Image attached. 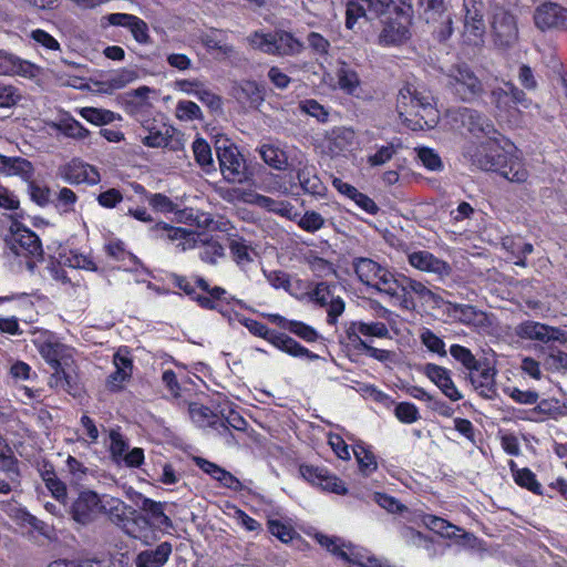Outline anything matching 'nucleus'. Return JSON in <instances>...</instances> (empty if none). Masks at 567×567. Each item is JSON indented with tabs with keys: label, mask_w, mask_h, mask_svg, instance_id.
Wrapping results in <instances>:
<instances>
[{
	"label": "nucleus",
	"mask_w": 567,
	"mask_h": 567,
	"mask_svg": "<svg viewBox=\"0 0 567 567\" xmlns=\"http://www.w3.org/2000/svg\"><path fill=\"white\" fill-rule=\"evenodd\" d=\"M386 295L400 299L405 308L414 306L413 296L421 301L429 302L435 299L432 292L423 282L412 279L404 275H394L392 281L389 282Z\"/></svg>",
	"instance_id": "7"
},
{
	"label": "nucleus",
	"mask_w": 567,
	"mask_h": 567,
	"mask_svg": "<svg viewBox=\"0 0 567 567\" xmlns=\"http://www.w3.org/2000/svg\"><path fill=\"white\" fill-rule=\"evenodd\" d=\"M417 157L430 171H441L443 168L441 157L432 148L420 147L417 150Z\"/></svg>",
	"instance_id": "60"
},
{
	"label": "nucleus",
	"mask_w": 567,
	"mask_h": 567,
	"mask_svg": "<svg viewBox=\"0 0 567 567\" xmlns=\"http://www.w3.org/2000/svg\"><path fill=\"white\" fill-rule=\"evenodd\" d=\"M445 311L454 321L470 326L480 332H487L493 326L488 313L471 305L446 301Z\"/></svg>",
	"instance_id": "11"
},
{
	"label": "nucleus",
	"mask_w": 567,
	"mask_h": 567,
	"mask_svg": "<svg viewBox=\"0 0 567 567\" xmlns=\"http://www.w3.org/2000/svg\"><path fill=\"white\" fill-rule=\"evenodd\" d=\"M152 231L159 237V238H166L171 241L175 240H185L184 243L179 244L178 246H182V250H186L187 248L192 247V243L195 241V233L192 230H188L183 227H173L165 223H158L153 228Z\"/></svg>",
	"instance_id": "27"
},
{
	"label": "nucleus",
	"mask_w": 567,
	"mask_h": 567,
	"mask_svg": "<svg viewBox=\"0 0 567 567\" xmlns=\"http://www.w3.org/2000/svg\"><path fill=\"white\" fill-rule=\"evenodd\" d=\"M485 33L484 20L464 21L463 35L468 43L477 44Z\"/></svg>",
	"instance_id": "54"
},
{
	"label": "nucleus",
	"mask_w": 567,
	"mask_h": 567,
	"mask_svg": "<svg viewBox=\"0 0 567 567\" xmlns=\"http://www.w3.org/2000/svg\"><path fill=\"white\" fill-rule=\"evenodd\" d=\"M432 93L420 83L408 82L399 91L396 109L400 116L414 115L413 130L433 128L439 121V112L434 107Z\"/></svg>",
	"instance_id": "2"
},
{
	"label": "nucleus",
	"mask_w": 567,
	"mask_h": 567,
	"mask_svg": "<svg viewBox=\"0 0 567 567\" xmlns=\"http://www.w3.org/2000/svg\"><path fill=\"white\" fill-rule=\"evenodd\" d=\"M173 546L168 542H162L154 549H145L137 554L135 567H163L169 559Z\"/></svg>",
	"instance_id": "23"
},
{
	"label": "nucleus",
	"mask_w": 567,
	"mask_h": 567,
	"mask_svg": "<svg viewBox=\"0 0 567 567\" xmlns=\"http://www.w3.org/2000/svg\"><path fill=\"white\" fill-rule=\"evenodd\" d=\"M1 174L6 176H18L23 182L28 183L34 176V166L27 158L6 156L4 163L1 166Z\"/></svg>",
	"instance_id": "28"
},
{
	"label": "nucleus",
	"mask_w": 567,
	"mask_h": 567,
	"mask_svg": "<svg viewBox=\"0 0 567 567\" xmlns=\"http://www.w3.org/2000/svg\"><path fill=\"white\" fill-rule=\"evenodd\" d=\"M334 286L327 282H319L310 295L311 300L320 307H328L337 296H334Z\"/></svg>",
	"instance_id": "48"
},
{
	"label": "nucleus",
	"mask_w": 567,
	"mask_h": 567,
	"mask_svg": "<svg viewBox=\"0 0 567 567\" xmlns=\"http://www.w3.org/2000/svg\"><path fill=\"white\" fill-rule=\"evenodd\" d=\"M137 72L132 69H122L112 74L107 80L106 84L111 90H120L127 84L134 82L137 79Z\"/></svg>",
	"instance_id": "46"
},
{
	"label": "nucleus",
	"mask_w": 567,
	"mask_h": 567,
	"mask_svg": "<svg viewBox=\"0 0 567 567\" xmlns=\"http://www.w3.org/2000/svg\"><path fill=\"white\" fill-rule=\"evenodd\" d=\"M224 247L217 240H206L200 246L199 258L206 264L215 265L219 258L224 257Z\"/></svg>",
	"instance_id": "44"
},
{
	"label": "nucleus",
	"mask_w": 567,
	"mask_h": 567,
	"mask_svg": "<svg viewBox=\"0 0 567 567\" xmlns=\"http://www.w3.org/2000/svg\"><path fill=\"white\" fill-rule=\"evenodd\" d=\"M228 248L233 260L240 269L246 270L254 262L255 249L245 238L240 236L230 237Z\"/></svg>",
	"instance_id": "25"
},
{
	"label": "nucleus",
	"mask_w": 567,
	"mask_h": 567,
	"mask_svg": "<svg viewBox=\"0 0 567 567\" xmlns=\"http://www.w3.org/2000/svg\"><path fill=\"white\" fill-rule=\"evenodd\" d=\"M147 134L142 138L148 147H166L169 144L174 128L165 124H152L145 127Z\"/></svg>",
	"instance_id": "31"
},
{
	"label": "nucleus",
	"mask_w": 567,
	"mask_h": 567,
	"mask_svg": "<svg viewBox=\"0 0 567 567\" xmlns=\"http://www.w3.org/2000/svg\"><path fill=\"white\" fill-rule=\"evenodd\" d=\"M450 354L470 372L478 371L481 368V362L466 347L452 344L450 348Z\"/></svg>",
	"instance_id": "42"
},
{
	"label": "nucleus",
	"mask_w": 567,
	"mask_h": 567,
	"mask_svg": "<svg viewBox=\"0 0 567 567\" xmlns=\"http://www.w3.org/2000/svg\"><path fill=\"white\" fill-rule=\"evenodd\" d=\"M420 339L429 351L437 353L441 357H446L447 352L445 350L444 341L439 336H436L432 330L424 329V331L420 336Z\"/></svg>",
	"instance_id": "49"
},
{
	"label": "nucleus",
	"mask_w": 567,
	"mask_h": 567,
	"mask_svg": "<svg viewBox=\"0 0 567 567\" xmlns=\"http://www.w3.org/2000/svg\"><path fill=\"white\" fill-rule=\"evenodd\" d=\"M496 172L513 183H524L528 178V172L523 163L517 158L508 156L507 153Z\"/></svg>",
	"instance_id": "32"
},
{
	"label": "nucleus",
	"mask_w": 567,
	"mask_h": 567,
	"mask_svg": "<svg viewBox=\"0 0 567 567\" xmlns=\"http://www.w3.org/2000/svg\"><path fill=\"white\" fill-rule=\"evenodd\" d=\"M39 71L40 69L35 64L12 54L9 76L19 75L25 79H34Z\"/></svg>",
	"instance_id": "45"
},
{
	"label": "nucleus",
	"mask_w": 567,
	"mask_h": 567,
	"mask_svg": "<svg viewBox=\"0 0 567 567\" xmlns=\"http://www.w3.org/2000/svg\"><path fill=\"white\" fill-rule=\"evenodd\" d=\"M262 161L270 167L284 171L288 166V156L280 147L272 144H264L258 150Z\"/></svg>",
	"instance_id": "34"
},
{
	"label": "nucleus",
	"mask_w": 567,
	"mask_h": 567,
	"mask_svg": "<svg viewBox=\"0 0 567 567\" xmlns=\"http://www.w3.org/2000/svg\"><path fill=\"white\" fill-rule=\"evenodd\" d=\"M300 473L306 481L312 485L319 486L322 491L338 495H344L348 492L344 483L336 475L330 474L326 468L301 465Z\"/></svg>",
	"instance_id": "16"
},
{
	"label": "nucleus",
	"mask_w": 567,
	"mask_h": 567,
	"mask_svg": "<svg viewBox=\"0 0 567 567\" xmlns=\"http://www.w3.org/2000/svg\"><path fill=\"white\" fill-rule=\"evenodd\" d=\"M354 271L364 285L371 286L385 293L393 278V274L370 258H357L353 261Z\"/></svg>",
	"instance_id": "10"
},
{
	"label": "nucleus",
	"mask_w": 567,
	"mask_h": 567,
	"mask_svg": "<svg viewBox=\"0 0 567 567\" xmlns=\"http://www.w3.org/2000/svg\"><path fill=\"white\" fill-rule=\"evenodd\" d=\"M56 175L72 185L82 183L96 185L101 181L97 169L79 158H73L69 163L59 166Z\"/></svg>",
	"instance_id": "13"
},
{
	"label": "nucleus",
	"mask_w": 567,
	"mask_h": 567,
	"mask_svg": "<svg viewBox=\"0 0 567 567\" xmlns=\"http://www.w3.org/2000/svg\"><path fill=\"white\" fill-rule=\"evenodd\" d=\"M497 136L486 137V142L466 147L464 155L477 168L496 172L506 155Z\"/></svg>",
	"instance_id": "5"
},
{
	"label": "nucleus",
	"mask_w": 567,
	"mask_h": 567,
	"mask_svg": "<svg viewBox=\"0 0 567 567\" xmlns=\"http://www.w3.org/2000/svg\"><path fill=\"white\" fill-rule=\"evenodd\" d=\"M176 116L183 121L202 118L200 107L193 101H179L176 106Z\"/></svg>",
	"instance_id": "53"
},
{
	"label": "nucleus",
	"mask_w": 567,
	"mask_h": 567,
	"mask_svg": "<svg viewBox=\"0 0 567 567\" xmlns=\"http://www.w3.org/2000/svg\"><path fill=\"white\" fill-rule=\"evenodd\" d=\"M194 462L203 472L210 475L214 480L218 481L224 487H227L235 492H239L243 489L241 482L230 472L226 471L219 465L199 456L194 457Z\"/></svg>",
	"instance_id": "21"
},
{
	"label": "nucleus",
	"mask_w": 567,
	"mask_h": 567,
	"mask_svg": "<svg viewBox=\"0 0 567 567\" xmlns=\"http://www.w3.org/2000/svg\"><path fill=\"white\" fill-rule=\"evenodd\" d=\"M6 243L17 256L41 258L43 255L42 244L37 234L17 220L10 225Z\"/></svg>",
	"instance_id": "6"
},
{
	"label": "nucleus",
	"mask_w": 567,
	"mask_h": 567,
	"mask_svg": "<svg viewBox=\"0 0 567 567\" xmlns=\"http://www.w3.org/2000/svg\"><path fill=\"white\" fill-rule=\"evenodd\" d=\"M306 42L312 55L327 60L330 56L331 43L321 33L311 31L306 37Z\"/></svg>",
	"instance_id": "41"
},
{
	"label": "nucleus",
	"mask_w": 567,
	"mask_h": 567,
	"mask_svg": "<svg viewBox=\"0 0 567 567\" xmlns=\"http://www.w3.org/2000/svg\"><path fill=\"white\" fill-rule=\"evenodd\" d=\"M80 114L87 122H91L95 125L107 124L114 120L113 112L94 107H83L81 109Z\"/></svg>",
	"instance_id": "47"
},
{
	"label": "nucleus",
	"mask_w": 567,
	"mask_h": 567,
	"mask_svg": "<svg viewBox=\"0 0 567 567\" xmlns=\"http://www.w3.org/2000/svg\"><path fill=\"white\" fill-rule=\"evenodd\" d=\"M338 85L344 93L359 97L361 80L358 72L347 62H340L336 72Z\"/></svg>",
	"instance_id": "26"
},
{
	"label": "nucleus",
	"mask_w": 567,
	"mask_h": 567,
	"mask_svg": "<svg viewBox=\"0 0 567 567\" xmlns=\"http://www.w3.org/2000/svg\"><path fill=\"white\" fill-rule=\"evenodd\" d=\"M235 97L250 107H257L262 101L264 95L258 84L254 81H244L234 89Z\"/></svg>",
	"instance_id": "33"
},
{
	"label": "nucleus",
	"mask_w": 567,
	"mask_h": 567,
	"mask_svg": "<svg viewBox=\"0 0 567 567\" xmlns=\"http://www.w3.org/2000/svg\"><path fill=\"white\" fill-rule=\"evenodd\" d=\"M288 330L307 342H315L319 338V333L311 326L301 321H290Z\"/></svg>",
	"instance_id": "58"
},
{
	"label": "nucleus",
	"mask_w": 567,
	"mask_h": 567,
	"mask_svg": "<svg viewBox=\"0 0 567 567\" xmlns=\"http://www.w3.org/2000/svg\"><path fill=\"white\" fill-rule=\"evenodd\" d=\"M141 509L148 513L156 527L168 529L173 527L172 519L164 513V504L147 497H142Z\"/></svg>",
	"instance_id": "35"
},
{
	"label": "nucleus",
	"mask_w": 567,
	"mask_h": 567,
	"mask_svg": "<svg viewBox=\"0 0 567 567\" xmlns=\"http://www.w3.org/2000/svg\"><path fill=\"white\" fill-rule=\"evenodd\" d=\"M492 30L494 43L501 49L513 48L518 41L516 18L504 9L495 11Z\"/></svg>",
	"instance_id": "12"
},
{
	"label": "nucleus",
	"mask_w": 567,
	"mask_h": 567,
	"mask_svg": "<svg viewBox=\"0 0 567 567\" xmlns=\"http://www.w3.org/2000/svg\"><path fill=\"white\" fill-rule=\"evenodd\" d=\"M401 148V143H388L386 145L379 146L374 154L368 156V164L372 167L382 166L389 163L393 156Z\"/></svg>",
	"instance_id": "43"
},
{
	"label": "nucleus",
	"mask_w": 567,
	"mask_h": 567,
	"mask_svg": "<svg viewBox=\"0 0 567 567\" xmlns=\"http://www.w3.org/2000/svg\"><path fill=\"white\" fill-rule=\"evenodd\" d=\"M423 373L447 396L451 401H460L463 394L456 388L452 380L451 371L435 363H426L423 367Z\"/></svg>",
	"instance_id": "17"
},
{
	"label": "nucleus",
	"mask_w": 567,
	"mask_h": 567,
	"mask_svg": "<svg viewBox=\"0 0 567 567\" xmlns=\"http://www.w3.org/2000/svg\"><path fill=\"white\" fill-rule=\"evenodd\" d=\"M193 152L197 163L205 167L213 164L212 150L209 144L203 140L197 138L193 143Z\"/></svg>",
	"instance_id": "57"
},
{
	"label": "nucleus",
	"mask_w": 567,
	"mask_h": 567,
	"mask_svg": "<svg viewBox=\"0 0 567 567\" xmlns=\"http://www.w3.org/2000/svg\"><path fill=\"white\" fill-rule=\"evenodd\" d=\"M411 38L409 28L400 21H388L378 37V43L381 47H400L405 44Z\"/></svg>",
	"instance_id": "20"
},
{
	"label": "nucleus",
	"mask_w": 567,
	"mask_h": 567,
	"mask_svg": "<svg viewBox=\"0 0 567 567\" xmlns=\"http://www.w3.org/2000/svg\"><path fill=\"white\" fill-rule=\"evenodd\" d=\"M346 338L353 348L365 347L368 343L363 337L388 338L389 329L381 321H350L344 324Z\"/></svg>",
	"instance_id": "14"
},
{
	"label": "nucleus",
	"mask_w": 567,
	"mask_h": 567,
	"mask_svg": "<svg viewBox=\"0 0 567 567\" xmlns=\"http://www.w3.org/2000/svg\"><path fill=\"white\" fill-rule=\"evenodd\" d=\"M545 365L550 370L567 371V353L563 351H551L544 361Z\"/></svg>",
	"instance_id": "64"
},
{
	"label": "nucleus",
	"mask_w": 567,
	"mask_h": 567,
	"mask_svg": "<svg viewBox=\"0 0 567 567\" xmlns=\"http://www.w3.org/2000/svg\"><path fill=\"white\" fill-rule=\"evenodd\" d=\"M299 109L310 115L316 117L318 121L326 122L328 118L327 110L319 104L316 100L308 99L303 100L299 103Z\"/></svg>",
	"instance_id": "63"
},
{
	"label": "nucleus",
	"mask_w": 567,
	"mask_h": 567,
	"mask_svg": "<svg viewBox=\"0 0 567 567\" xmlns=\"http://www.w3.org/2000/svg\"><path fill=\"white\" fill-rule=\"evenodd\" d=\"M51 127L61 132L68 137L75 140H84L89 136V130H86L79 121L73 117H62L59 122L51 124Z\"/></svg>",
	"instance_id": "39"
},
{
	"label": "nucleus",
	"mask_w": 567,
	"mask_h": 567,
	"mask_svg": "<svg viewBox=\"0 0 567 567\" xmlns=\"http://www.w3.org/2000/svg\"><path fill=\"white\" fill-rule=\"evenodd\" d=\"M298 226L308 233H316L324 226V218L315 210L306 212Z\"/></svg>",
	"instance_id": "55"
},
{
	"label": "nucleus",
	"mask_w": 567,
	"mask_h": 567,
	"mask_svg": "<svg viewBox=\"0 0 567 567\" xmlns=\"http://www.w3.org/2000/svg\"><path fill=\"white\" fill-rule=\"evenodd\" d=\"M495 375L494 368L481 364L478 371L468 373V380L481 396L493 399L496 395Z\"/></svg>",
	"instance_id": "24"
},
{
	"label": "nucleus",
	"mask_w": 567,
	"mask_h": 567,
	"mask_svg": "<svg viewBox=\"0 0 567 567\" xmlns=\"http://www.w3.org/2000/svg\"><path fill=\"white\" fill-rule=\"evenodd\" d=\"M517 333L524 339L548 343L558 341L567 343V331L536 321H525L517 328Z\"/></svg>",
	"instance_id": "15"
},
{
	"label": "nucleus",
	"mask_w": 567,
	"mask_h": 567,
	"mask_svg": "<svg viewBox=\"0 0 567 567\" xmlns=\"http://www.w3.org/2000/svg\"><path fill=\"white\" fill-rule=\"evenodd\" d=\"M19 89L12 84H0V107L9 109L21 100Z\"/></svg>",
	"instance_id": "56"
},
{
	"label": "nucleus",
	"mask_w": 567,
	"mask_h": 567,
	"mask_svg": "<svg viewBox=\"0 0 567 567\" xmlns=\"http://www.w3.org/2000/svg\"><path fill=\"white\" fill-rule=\"evenodd\" d=\"M252 49L277 56H295L305 50L303 43L292 33L277 30L271 33L255 31L247 38Z\"/></svg>",
	"instance_id": "3"
},
{
	"label": "nucleus",
	"mask_w": 567,
	"mask_h": 567,
	"mask_svg": "<svg viewBox=\"0 0 567 567\" xmlns=\"http://www.w3.org/2000/svg\"><path fill=\"white\" fill-rule=\"evenodd\" d=\"M408 259L412 267L421 271L435 274L440 277H445L451 274L450 265L446 261L435 257L430 251H413L408 256Z\"/></svg>",
	"instance_id": "18"
},
{
	"label": "nucleus",
	"mask_w": 567,
	"mask_h": 567,
	"mask_svg": "<svg viewBox=\"0 0 567 567\" xmlns=\"http://www.w3.org/2000/svg\"><path fill=\"white\" fill-rule=\"evenodd\" d=\"M450 117L454 124L466 128L468 133L476 137L501 135L493 122L486 115L474 109L458 107L450 112Z\"/></svg>",
	"instance_id": "8"
},
{
	"label": "nucleus",
	"mask_w": 567,
	"mask_h": 567,
	"mask_svg": "<svg viewBox=\"0 0 567 567\" xmlns=\"http://www.w3.org/2000/svg\"><path fill=\"white\" fill-rule=\"evenodd\" d=\"M127 509L130 514L135 513L131 506H126L118 498L109 495L101 496L94 491L84 489L72 501L68 513L75 524L87 526L104 514L109 515L111 519L121 520Z\"/></svg>",
	"instance_id": "1"
},
{
	"label": "nucleus",
	"mask_w": 567,
	"mask_h": 567,
	"mask_svg": "<svg viewBox=\"0 0 567 567\" xmlns=\"http://www.w3.org/2000/svg\"><path fill=\"white\" fill-rule=\"evenodd\" d=\"M511 471L517 485L530 491L534 494H543L540 483L536 480V475L529 468H517L516 464L511 461Z\"/></svg>",
	"instance_id": "36"
},
{
	"label": "nucleus",
	"mask_w": 567,
	"mask_h": 567,
	"mask_svg": "<svg viewBox=\"0 0 567 567\" xmlns=\"http://www.w3.org/2000/svg\"><path fill=\"white\" fill-rule=\"evenodd\" d=\"M300 167L296 171L297 179L305 194L317 198H323L327 195V187L318 176L315 165L299 163Z\"/></svg>",
	"instance_id": "19"
},
{
	"label": "nucleus",
	"mask_w": 567,
	"mask_h": 567,
	"mask_svg": "<svg viewBox=\"0 0 567 567\" xmlns=\"http://www.w3.org/2000/svg\"><path fill=\"white\" fill-rule=\"evenodd\" d=\"M195 96L204 104H206L212 111H220L223 106L221 97L209 89H207L204 84L200 87L196 89Z\"/></svg>",
	"instance_id": "61"
},
{
	"label": "nucleus",
	"mask_w": 567,
	"mask_h": 567,
	"mask_svg": "<svg viewBox=\"0 0 567 567\" xmlns=\"http://www.w3.org/2000/svg\"><path fill=\"white\" fill-rule=\"evenodd\" d=\"M446 86L463 102H473L484 93L482 81L467 65L453 66L446 75Z\"/></svg>",
	"instance_id": "4"
},
{
	"label": "nucleus",
	"mask_w": 567,
	"mask_h": 567,
	"mask_svg": "<svg viewBox=\"0 0 567 567\" xmlns=\"http://www.w3.org/2000/svg\"><path fill=\"white\" fill-rule=\"evenodd\" d=\"M353 453L362 472L370 474L377 470L378 464L371 452L367 451L362 446H358L353 450Z\"/></svg>",
	"instance_id": "59"
},
{
	"label": "nucleus",
	"mask_w": 567,
	"mask_h": 567,
	"mask_svg": "<svg viewBox=\"0 0 567 567\" xmlns=\"http://www.w3.org/2000/svg\"><path fill=\"white\" fill-rule=\"evenodd\" d=\"M39 352L45 362L52 368H60L61 365L66 364V360L70 357L68 353L69 348L60 342L51 340L41 343Z\"/></svg>",
	"instance_id": "29"
},
{
	"label": "nucleus",
	"mask_w": 567,
	"mask_h": 567,
	"mask_svg": "<svg viewBox=\"0 0 567 567\" xmlns=\"http://www.w3.org/2000/svg\"><path fill=\"white\" fill-rule=\"evenodd\" d=\"M535 24L540 30L558 28L565 22V10L556 3L539 6L534 14Z\"/></svg>",
	"instance_id": "22"
},
{
	"label": "nucleus",
	"mask_w": 567,
	"mask_h": 567,
	"mask_svg": "<svg viewBox=\"0 0 567 567\" xmlns=\"http://www.w3.org/2000/svg\"><path fill=\"white\" fill-rule=\"evenodd\" d=\"M423 523L429 529L446 538L458 537L460 533L462 532L460 527L451 524L442 517L434 515L424 516Z\"/></svg>",
	"instance_id": "38"
},
{
	"label": "nucleus",
	"mask_w": 567,
	"mask_h": 567,
	"mask_svg": "<svg viewBox=\"0 0 567 567\" xmlns=\"http://www.w3.org/2000/svg\"><path fill=\"white\" fill-rule=\"evenodd\" d=\"M53 369L54 372L50 377L49 385L51 388L62 389L69 394L76 395L79 386L75 377L68 373L63 365Z\"/></svg>",
	"instance_id": "40"
},
{
	"label": "nucleus",
	"mask_w": 567,
	"mask_h": 567,
	"mask_svg": "<svg viewBox=\"0 0 567 567\" xmlns=\"http://www.w3.org/2000/svg\"><path fill=\"white\" fill-rule=\"evenodd\" d=\"M272 344L278 348L279 350L297 358H307L310 361L319 360L320 357L311 351H309L307 348L301 346L299 342H297L291 337L285 334V333H278L277 337L274 338Z\"/></svg>",
	"instance_id": "30"
},
{
	"label": "nucleus",
	"mask_w": 567,
	"mask_h": 567,
	"mask_svg": "<svg viewBox=\"0 0 567 567\" xmlns=\"http://www.w3.org/2000/svg\"><path fill=\"white\" fill-rule=\"evenodd\" d=\"M398 420L405 424H412L420 419L417 408L410 402H401L394 409Z\"/></svg>",
	"instance_id": "52"
},
{
	"label": "nucleus",
	"mask_w": 567,
	"mask_h": 567,
	"mask_svg": "<svg viewBox=\"0 0 567 567\" xmlns=\"http://www.w3.org/2000/svg\"><path fill=\"white\" fill-rule=\"evenodd\" d=\"M188 411L192 420L197 425L205 426L206 424H215L213 419H215L216 415H214L208 408L197 403H190L188 406Z\"/></svg>",
	"instance_id": "51"
},
{
	"label": "nucleus",
	"mask_w": 567,
	"mask_h": 567,
	"mask_svg": "<svg viewBox=\"0 0 567 567\" xmlns=\"http://www.w3.org/2000/svg\"><path fill=\"white\" fill-rule=\"evenodd\" d=\"M217 157L224 178L233 184H243L250 177L244 156L235 146L217 148Z\"/></svg>",
	"instance_id": "9"
},
{
	"label": "nucleus",
	"mask_w": 567,
	"mask_h": 567,
	"mask_svg": "<svg viewBox=\"0 0 567 567\" xmlns=\"http://www.w3.org/2000/svg\"><path fill=\"white\" fill-rule=\"evenodd\" d=\"M243 323L254 336L264 338L271 344L274 342V338L278 334L277 332L269 330L268 327L262 322L254 319H245Z\"/></svg>",
	"instance_id": "62"
},
{
	"label": "nucleus",
	"mask_w": 567,
	"mask_h": 567,
	"mask_svg": "<svg viewBox=\"0 0 567 567\" xmlns=\"http://www.w3.org/2000/svg\"><path fill=\"white\" fill-rule=\"evenodd\" d=\"M249 203L280 216H289L293 208L289 202L276 200L261 194H254Z\"/></svg>",
	"instance_id": "37"
},
{
	"label": "nucleus",
	"mask_w": 567,
	"mask_h": 567,
	"mask_svg": "<svg viewBox=\"0 0 567 567\" xmlns=\"http://www.w3.org/2000/svg\"><path fill=\"white\" fill-rule=\"evenodd\" d=\"M27 184L29 196L33 203L41 207H44L50 203L51 190L49 187L35 183L33 178H31Z\"/></svg>",
	"instance_id": "50"
}]
</instances>
